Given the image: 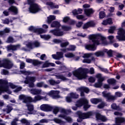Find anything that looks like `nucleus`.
Masks as SVG:
<instances>
[{
    "instance_id": "nucleus-53",
    "label": "nucleus",
    "mask_w": 125,
    "mask_h": 125,
    "mask_svg": "<svg viewBox=\"0 0 125 125\" xmlns=\"http://www.w3.org/2000/svg\"><path fill=\"white\" fill-rule=\"evenodd\" d=\"M68 45H69V42L67 41H65L64 42L61 43V47H65Z\"/></svg>"
},
{
    "instance_id": "nucleus-28",
    "label": "nucleus",
    "mask_w": 125,
    "mask_h": 125,
    "mask_svg": "<svg viewBox=\"0 0 125 125\" xmlns=\"http://www.w3.org/2000/svg\"><path fill=\"white\" fill-rule=\"evenodd\" d=\"M84 14H85L87 17L90 16V15L94 13L95 12L94 10H93L92 8L85 9H84Z\"/></svg>"
},
{
    "instance_id": "nucleus-26",
    "label": "nucleus",
    "mask_w": 125,
    "mask_h": 125,
    "mask_svg": "<svg viewBox=\"0 0 125 125\" xmlns=\"http://www.w3.org/2000/svg\"><path fill=\"white\" fill-rule=\"evenodd\" d=\"M96 117L97 121H102V122H106L107 121V118L105 116L99 113L96 114Z\"/></svg>"
},
{
    "instance_id": "nucleus-64",
    "label": "nucleus",
    "mask_w": 125,
    "mask_h": 125,
    "mask_svg": "<svg viewBox=\"0 0 125 125\" xmlns=\"http://www.w3.org/2000/svg\"><path fill=\"white\" fill-rule=\"evenodd\" d=\"M70 19H69V17H64L63 18V20H62V21L64 22H67L68 21H70Z\"/></svg>"
},
{
    "instance_id": "nucleus-1",
    "label": "nucleus",
    "mask_w": 125,
    "mask_h": 125,
    "mask_svg": "<svg viewBox=\"0 0 125 125\" xmlns=\"http://www.w3.org/2000/svg\"><path fill=\"white\" fill-rule=\"evenodd\" d=\"M41 110L44 112H49L53 110V114L56 115L58 114L59 111H60L61 114L58 116L59 118H62L68 122L71 123L72 122V119L69 117H66L67 112H71L70 110H65L62 108H60L56 106H52L47 104H43L40 106Z\"/></svg>"
},
{
    "instance_id": "nucleus-62",
    "label": "nucleus",
    "mask_w": 125,
    "mask_h": 125,
    "mask_svg": "<svg viewBox=\"0 0 125 125\" xmlns=\"http://www.w3.org/2000/svg\"><path fill=\"white\" fill-rule=\"evenodd\" d=\"M53 42L55 43H62V41L61 40H59V39H55L53 40Z\"/></svg>"
},
{
    "instance_id": "nucleus-17",
    "label": "nucleus",
    "mask_w": 125,
    "mask_h": 125,
    "mask_svg": "<svg viewBox=\"0 0 125 125\" xmlns=\"http://www.w3.org/2000/svg\"><path fill=\"white\" fill-rule=\"evenodd\" d=\"M43 3L44 4L47 5L48 9H58L59 5L53 4V3L48 0H44Z\"/></svg>"
},
{
    "instance_id": "nucleus-5",
    "label": "nucleus",
    "mask_w": 125,
    "mask_h": 125,
    "mask_svg": "<svg viewBox=\"0 0 125 125\" xmlns=\"http://www.w3.org/2000/svg\"><path fill=\"white\" fill-rule=\"evenodd\" d=\"M19 99L22 100V103L26 104L28 103H36L42 100H44V101L47 100V99L45 96H42L41 95H37L34 98H32V97L30 96L21 95L19 96Z\"/></svg>"
},
{
    "instance_id": "nucleus-4",
    "label": "nucleus",
    "mask_w": 125,
    "mask_h": 125,
    "mask_svg": "<svg viewBox=\"0 0 125 125\" xmlns=\"http://www.w3.org/2000/svg\"><path fill=\"white\" fill-rule=\"evenodd\" d=\"M88 73L94 74L95 73L94 69L93 67H91L90 70H89L87 68L79 67L73 71V75L79 80L86 79L88 77L87 74Z\"/></svg>"
},
{
    "instance_id": "nucleus-39",
    "label": "nucleus",
    "mask_w": 125,
    "mask_h": 125,
    "mask_svg": "<svg viewBox=\"0 0 125 125\" xmlns=\"http://www.w3.org/2000/svg\"><path fill=\"white\" fill-rule=\"evenodd\" d=\"M55 20V16L53 15H50L47 17V22L50 23L51 22Z\"/></svg>"
},
{
    "instance_id": "nucleus-15",
    "label": "nucleus",
    "mask_w": 125,
    "mask_h": 125,
    "mask_svg": "<svg viewBox=\"0 0 125 125\" xmlns=\"http://www.w3.org/2000/svg\"><path fill=\"white\" fill-rule=\"evenodd\" d=\"M96 78L98 79V82H97V83H95L94 86L97 88L101 87L103 84L102 82L105 80V77H102V75L101 74H97L96 75Z\"/></svg>"
},
{
    "instance_id": "nucleus-24",
    "label": "nucleus",
    "mask_w": 125,
    "mask_h": 125,
    "mask_svg": "<svg viewBox=\"0 0 125 125\" xmlns=\"http://www.w3.org/2000/svg\"><path fill=\"white\" fill-rule=\"evenodd\" d=\"M77 90L80 91L81 92V96L83 97L84 96V93L85 92L86 93H88L89 90L87 87H79L78 89H77Z\"/></svg>"
},
{
    "instance_id": "nucleus-10",
    "label": "nucleus",
    "mask_w": 125,
    "mask_h": 125,
    "mask_svg": "<svg viewBox=\"0 0 125 125\" xmlns=\"http://www.w3.org/2000/svg\"><path fill=\"white\" fill-rule=\"evenodd\" d=\"M36 78L34 77H26L25 80L24 81V83L28 84L29 87H34V82H36Z\"/></svg>"
},
{
    "instance_id": "nucleus-3",
    "label": "nucleus",
    "mask_w": 125,
    "mask_h": 125,
    "mask_svg": "<svg viewBox=\"0 0 125 125\" xmlns=\"http://www.w3.org/2000/svg\"><path fill=\"white\" fill-rule=\"evenodd\" d=\"M9 88L12 89H15L14 90V92H18L22 89L21 86H17L12 83H8L7 80H0V95L2 94V93L6 92L8 94H11V91Z\"/></svg>"
},
{
    "instance_id": "nucleus-27",
    "label": "nucleus",
    "mask_w": 125,
    "mask_h": 125,
    "mask_svg": "<svg viewBox=\"0 0 125 125\" xmlns=\"http://www.w3.org/2000/svg\"><path fill=\"white\" fill-rule=\"evenodd\" d=\"M20 45H10L7 46V51H10V50L15 51V50H17L18 49L20 48Z\"/></svg>"
},
{
    "instance_id": "nucleus-12",
    "label": "nucleus",
    "mask_w": 125,
    "mask_h": 125,
    "mask_svg": "<svg viewBox=\"0 0 125 125\" xmlns=\"http://www.w3.org/2000/svg\"><path fill=\"white\" fill-rule=\"evenodd\" d=\"M28 30L35 33L36 34L40 35L42 33H45L47 32V30L43 29L42 28H37L34 26H31L28 28Z\"/></svg>"
},
{
    "instance_id": "nucleus-42",
    "label": "nucleus",
    "mask_w": 125,
    "mask_h": 125,
    "mask_svg": "<svg viewBox=\"0 0 125 125\" xmlns=\"http://www.w3.org/2000/svg\"><path fill=\"white\" fill-rule=\"evenodd\" d=\"M13 110V108L12 106L10 105H7L6 106V108L4 110V111H6V113L9 114L11 112V111Z\"/></svg>"
},
{
    "instance_id": "nucleus-49",
    "label": "nucleus",
    "mask_w": 125,
    "mask_h": 125,
    "mask_svg": "<svg viewBox=\"0 0 125 125\" xmlns=\"http://www.w3.org/2000/svg\"><path fill=\"white\" fill-rule=\"evenodd\" d=\"M107 83L109 84H114V83H116V80H114V79H110L107 80Z\"/></svg>"
},
{
    "instance_id": "nucleus-18",
    "label": "nucleus",
    "mask_w": 125,
    "mask_h": 125,
    "mask_svg": "<svg viewBox=\"0 0 125 125\" xmlns=\"http://www.w3.org/2000/svg\"><path fill=\"white\" fill-rule=\"evenodd\" d=\"M30 92L31 94L33 95H46L47 94L46 93H45L44 91H42V89H31V90H30Z\"/></svg>"
},
{
    "instance_id": "nucleus-38",
    "label": "nucleus",
    "mask_w": 125,
    "mask_h": 125,
    "mask_svg": "<svg viewBox=\"0 0 125 125\" xmlns=\"http://www.w3.org/2000/svg\"><path fill=\"white\" fill-rule=\"evenodd\" d=\"M105 54V52L104 51H100L98 52H96L95 53L94 55L96 57H101V56H104V55Z\"/></svg>"
},
{
    "instance_id": "nucleus-58",
    "label": "nucleus",
    "mask_w": 125,
    "mask_h": 125,
    "mask_svg": "<svg viewBox=\"0 0 125 125\" xmlns=\"http://www.w3.org/2000/svg\"><path fill=\"white\" fill-rule=\"evenodd\" d=\"M62 29L65 31H67L71 29L70 27L66 26L65 25L62 26Z\"/></svg>"
},
{
    "instance_id": "nucleus-13",
    "label": "nucleus",
    "mask_w": 125,
    "mask_h": 125,
    "mask_svg": "<svg viewBox=\"0 0 125 125\" xmlns=\"http://www.w3.org/2000/svg\"><path fill=\"white\" fill-rule=\"evenodd\" d=\"M118 36H116V39L119 41H125V30L119 28L117 32Z\"/></svg>"
},
{
    "instance_id": "nucleus-60",
    "label": "nucleus",
    "mask_w": 125,
    "mask_h": 125,
    "mask_svg": "<svg viewBox=\"0 0 125 125\" xmlns=\"http://www.w3.org/2000/svg\"><path fill=\"white\" fill-rule=\"evenodd\" d=\"M99 16H100V19L104 18L105 17V12H104V11L100 12Z\"/></svg>"
},
{
    "instance_id": "nucleus-52",
    "label": "nucleus",
    "mask_w": 125,
    "mask_h": 125,
    "mask_svg": "<svg viewBox=\"0 0 125 125\" xmlns=\"http://www.w3.org/2000/svg\"><path fill=\"white\" fill-rule=\"evenodd\" d=\"M104 53H107V55L109 56V57L112 56V50H109V51H107V49H104Z\"/></svg>"
},
{
    "instance_id": "nucleus-6",
    "label": "nucleus",
    "mask_w": 125,
    "mask_h": 125,
    "mask_svg": "<svg viewBox=\"0 0 125 125\" xmlns=\"http://www.w3.org/2000/svg\"><path fill=\"white\" fill-rule=\"evenodd\" d=\"M76 106H73L72 109L73 110H76L78 108L77 107H82L84 105L83 108L84 110H87V109L90 107V105L88 104V100L86 98H83L79 100L76 103Z\"/></svg>"
},
{
    "instance_id": "nucleus-37",
    "label": "nucleus",
    "mask_w": 125,
    "mask_h": 125,
    "mask_svg": "<svg viewBox=\"0 0 125 125\" xmlns=\"http://www.w3.org/2000/svg\"><path fill=\"white\" fill-rule=\"evenodd\" d=\"M83 12V10L82 9H78V10L75 9L72 11V13L73 15L76 16L78 14H81Z\"/></svg>"
},
{
    "instance_id": "nucleus-50",
    "label": "nucleus",
    "mask_w": 125,
    "mask_h": 125,
    "mask_svg": "<svg viewBox=\"0 0 125 125\" xmlns=\"http://www.w3.org/2000/svg\"><path fill=\"white\" fill-rule=\"evenodd\" d=\"M1 75H9V71L5 69H2V70H1Z\"/></svg>"
},
{
    "instance_id": "nucleus-59",
    "label": "nucleus",
    "mask_w": 125,
    "mask_h": 125,
    "mask_svg": "<svg viewBox=\"0 0 125 125\" xmlns=\"http://www.w3.org/2000/svg\"><path fill=\"white\" fill-rule=\"evenodd\" d=\"M77 36L78 37H82V38H85L86 37L87 35L85 33H78L77 34Z\"/></svg>"
},
{
    "instance_id": "nucleus-19",
    "label": "nucleus",
    "mask_w": 125,
    "mask_h": 125,
    "mask_svg": "<svg viewBox=\"0 0 125 125\" xmlns=\"http://www.w3.org/2000/svg\"><path fill=\"white\" fill-rule=\"evenodd\" d=\"M49 33H51L53 34L54 36H56L57 37H61L64 35L63 32L60 29L51 30L50 31Z\"/></svg>"
},
{
    "instance_id": "nucleus-43",
    "label": "nucleus",
    "mask_w": 125,
    "mask_h": 125,
    "mask_svg": "<svg viewBox=\"0 0 125 125\" xmlns=\"http://www.w3.org/2000/svg\"><path fill=\"white\" fill-rule=\"evenodd\" d=\"M49 83L50 84H51V85H56L57 84L60 83V81L55 82L53 80H50L49 81Z\"/></svg>"
},
{
    "instance_id": "nucleus-31",
    "label": "nucleus",
    "mask_w": 125,
    "mask_h": 125,
    "mask_svg": "<svg viewBox=\"0 0 125 125\" xmlns=\"http://www.w3.org/2000/svg\"><path fill=\"white\" fill-rule=\"evenodd\" d=\"M61 26V25L58 21H54L51 24L52 28H60Z\"/></svg>"
},
{
    "instance_id": "nucleus-23",
    "label": "nucleus",
    "mask_w": 125,
    "mask_h": 125,
    "mask_svg": "<svg viewBox=\"0 0 125 125\" xmlns=\"http://www.w3.org/2000/svg\"><path fill=\"white\" fill-rule=\"evenodd\" d=\"M124 123H125V118L124 117H117L115 118V124L113 125H121V124Z\"/></svg>"
},
{
    "instance_id": "nucleus-16",
    "label": "nucleus",
    "mask_w": 125,
    "mask_h": 125,
    "mask_svg": "<svg viewBox=\"0 0 125 125\" xmlns=\"http://www.w3.org/2000/svg\"><path fill=\"white\" fill-rule=\"evenodd\" d=\"M103 97L106 99L108 102H111L112 101H114L116 99V97L114 96L111 95L110 93H107L106 91H104L102 92Z\"/></svg>"
},
{
    "instance_id": "nucleus-33",
    "label": "nucleus",
    "mask_w": 125,
    "mask_h": 125,
    "mask_svg": "<svg viewBox=\"0 0 125 125\" xmlns=\"http://www.w3.org/2000/svg\"><path fill=\"white\" fill-rule=\"evenodd\" d=\"M8 11L10 12H11L14 13V14L16 15L18 13V9L16 7L12 6L11 7H10V8H8Z\"/></svg>"
},
{
    "instance_id": "nucleus-55",
    "label": "nucleus",
    "mask_w": 125,
    "mask_h": 125,
    "mask_svg": "<svg viewBox=\"0 0 125 125\" xmlns=\"http://www.w3.org/2000/svg\"><path fill=\"white\" fill-rule=\"evenodd\" d=\"M53 121L55 122V123H57V124L63 123V122H62L61 120L59 119L58 118H54Z\"/></svg>"
},
{
    "instance_id": "nucleus-8",
    "label": "nucleus",
    "mask_w": 125,
    "mask_h": 125,
    "mask_svg": "<svg viewBox=\"0 0 125 125\" xmlns=\"http://www.w3.org/2000/svg\"><path fill=\"white\" fill-rule=\"evenodd\" d=\"M13 66V62L7 59L3 60V63L0 61V67H4V68L9 69L12 68Z\"/></svg>"
},
{
    "instance_id": "nucleus-54",
    "label": "nucleus",
    "mask_w": 125,
    "mask_h": 125,
    "mask_svg": "<svg viewBox=\"0 0 125 125\" xmlns=\"http://www.w3.org/2000/svg\"><path fill=\"white\" fill-rule=\"evenodd\" d=\"M21 123H22L25 125H29L30 123L27 120L23 119L21 120Z\"/></svg>"
},
{
    "instance_id": "nucleus-56",
    "label": "nucleus",
    "mask_w": 125,
    "mask_h": 125,
    "mask_svg": "<svg viewBox=\"0 0 125 125\" xmlns=\"http://www.w3.org/2000/svg\"><path fill=\"white\" fill-rule=\"evenodd\" d=\"M6 42L8 43L14 42V40H13V38L11 37H8L7 41H6Z\"/></svg>"
},
{
    "instance_id": "nucleus-22",
    "label": "nucleus",
    "mask_w": 125,
    "mask_h": 125,
    "mask_svg": "<svg viewBox=\"0 0 125 125\" xmlns=\"http://www.w3.org/2000/svg\"><path fill=\"white\" fill-rule=\"evenodd\" d=\"M52 57L54 60H59L60 59H61L62 58H63V53L62 52H57V54H53L52 55Z\"/></svg>"
},
{
    "instance_id": "nucleus-25",
    "label": "nucleus",
    "mask_w": 125,
    "mask_h": 125,
    "mask_svg": "<svg viewBox=\"0 0 125 125\" xmlns=\"http://www.w3.org/2000/svg\"><path fill=\"white\" fill-rule=\"evenodd\" d=\"M95 23L93 21H89V22L84 23L83 26V28L84 29H87L89 27H92L95 26Z\"/></svg>"
},
{
    "instance_id": "nucleus-14",
    "label": "nucleus",
    "mask_w": 125,
    "mask_h": 125,
    "mask_svg": "<svg viewBox=\"0 0 125 125\" xmlns=\"http://www.w3.org/2000/svg\"><path fill=\"white\" fill-rule=\"evenodd\" d=\"M24 45H26L28 49H31L34 48V47H40V43L36 41L34 43H32L31 42L27 41L24 42Z\"/></svg>"
},
{
    "instance_id": "nucleus-11",
    "label": "nucleus",
    "mask_w": 125,
    "mask_h": 125,
    "mask_svg": "<svg viewBox=\"0 0 125 125\" xmlns=\"http://www.w3.org/2000/svg\"><path fill=\"white\" fill-rule=\"evenodd\" d=\"M60 92L58 90H51V91H49V93H46V95H42L44 96H46L47 95H49V96L51 97L53 99H57L59 98H61V96H60Z\"/></svg>"
},
{
    "instance_id": "nucleus-29",
    "label": "nucleus",
    "mask_w": 125,
    "mask_h": 125,
    "mask_svg": "<svg viewBox=\"0 0 125 125\" xmlns=\"http://www.w3.org/2000/svg\"><path fill=\"white\" fill-rule=\"evenodd\" d=\"M76 49V46L73 45H71L69 46V48L67 49H61V51L63 52V53H66L68 51H74Z\"/></svg>"
},
{
    "instance_id": "nucleus-51",
    "label": "nucleus",
    "mask_w": 125,
    "mask_h": 125,
    "mask_svg": "<svg viewBox=\"0 0 125 125\" xmlns=\"http://www.w3.org/2000/svg\"><path fill=\"white\" fill-rule=\"evenodd\" d=\"M105 106H107V104L103 102L101 104H100L98 105H97V108L101 109L103 108Z\"/></svg>"
},
{
    "instance_id": "nucleus-46",
    "label": "nucleus",
    "mask_w": 125,
    "mask_h": 125,
    "mask_svg": "<svg viewBox=\"0 0 125 125\" xmlns=\"http://www.w3.org/2000/svg\"><path fill=\"white\" fill-rule=\"evenodd\" d=\"M115 30H116V26H111L109 30H108V32L110 34H113Z\"/></svg>"
},
{
    "instance_id": "nucleus-61",
    "label": "nucleus",
    "mask_w": 125,
    "mask_h": 125,
    "mask_svg": "<svg viewBox=\"0 0 125 125\" xmlns=\"http://www.w3.org/2000/svg\"><path fill=\"white\" fill-rule=\"evenodd\" d=\"M92 54L91 53H86L83 54V56H82V57L83 58H88L90 57Z\"/></svg>"
},
{
    "instance_id": "nucleus-45",
    "label": "nucleus",
    "mask_w": 125,
    "mask_h": 125,
    "mask_svg": "<svg viewBox=\"0 0 125 125\" xmlns=\"http://www.w3.org/2000/svg\"><path fill=\"white\" fill-rule=\"evenodd\" d=\"M21 74H23L24 75H30L32 74V72H31L30 71H26L25 70L21 71Z\"/></svg>"
},
{
    "instance_id": "nucleus-2",
    "label": "nucleus",
    "mask_w": 125,
    "mask_h": 125,
    "mask_svg": "<svg viewBox=\"0 0 125 125\" xmlns=\"http://www.w3.org/2000/svg\"><path fill=\"white\" fill-rule=\"evenodd\" d=\"M90 42H93V45H86L85 48L88 50L95 51L96 50L95 45H99L101 43L105 44L106 38L102 34H93L89 36Z\"/></svg>"
},
{
    "instance_id": "nucleus-40",
    "label": "nucleus",
    "mask_w": 125,
    "mask_h": 125,
    "mask_svg": "<svg viewBox=\"0 0 125 125\" xmlns=\"http://www.w3.org/2000/svg\"><path fill=\"white\" fill-rule=\"evenodd\" d=\"M41 38L45 40H49L51 38V36L49 35H40Z\"/></svg>"
},
{
    "instance_id": "nucleus-44",
    "label": "nucleus",
    "mask_w": 125,
    "mask_h": 125,
    "mask_svg": "<svg viewBox=\"0 0 125 125\" xmlns=\"http://www.w3.org/2000/svg\"><path fill=\"white\" fill-rule=\"evenodd\" d=\"M76 18L78 20H82V21H83L87 20V18H85V17H84V16L82 15H78L76 16Z\"/></svg>"
},
{
    "instance_id": "nucleus-32",
    "label": "nucleus",
    "mask_w": 125,
    "mask_h": 125,
    "mask_svg": "<svg viewBox=\"0 0 125 125\" xmlns=\"http://www.w3.org/2000/svg\"><path fill=\"white\" fill-rule=\"evenodd\" d=\"M55 66V64L53 63H51L48 62V61H46L42 65V68H46V67H49V66Z\"/></svg>"
},
{
    "instance_id": "nucleus-30",
    "label": "nucleus",
    "mask_w": 125,
    "mask_h": 125,
    "mask_svg": "<svg viewBox=\"0 0 125 125\" xmlns=\"http://www.w3.org/2000/svg\"><path fill=\"white\" fill-rule=\"evenodd\" d=\"M112 23H113L112 20H111V19L110 18L104 20V21H103V22H102V24L104 25H106L108 24L110 25V24H112Z\"/></svg>"
},
{
    "instance_id": "nucleus-63",
    "label": "nucleus",
    "mask_w": 125,
    "mask_h": 125,
    "mask_svg": "<svg viewBox=\"0 0 125 125\" xmlns=\"http://www.w3.org/2000/svg\"><path fill=\"white\" fill-rule=\"evenodd\" d=\"M99 68H100V70H101V71H103L104 73H108V71L107 70V69H105L101 67H99Z\"/></svg>"
},
{
    "instance_id": "nucleus-34",
    "label": "nucleus",
    "mask_w": 125,
    "mask_h": 125,
    "mask_svg": "<svg viewBox=\"0 0 125 125\" xmlns=\"http://www.w3.org/2000/svg\"><path fill=\"white\" fill-rule=\"evenodd\" d=\"M26 106L27 107L28 110L29 111V114H33V110H34V106L33 105L28 104H26Z\"/></svg>"
},
{
    "instance_id": "nucleus-47",
    "label": "nucleus",
    "mask_w": 125,
    "mask_h": 125,
    "mask_svg": "<svg viewBox=\"0 0 125 125\" xmlns=\"http://www.w3.org/2000/svg\"><path fill=\"white\" fill-rule=\"evenodd\" d=\"M64 56L67 58H72L74 57V54H72V53H67L64 55Z\"/></svg>"
},
{
    "instance_id": "nucleus-35",
    "label": "nucleus",
    "mask_w": 125,
    "mask_h": 125,
    "mask_svg": "<svg viewBox=\"0 0 125 125\" xmlns=\"http://www.w3.org/2000/svg\"><path fill=\"white\" fill-rule=\"evenodd\" d=\"M9 32H10V29L8 28H5L4 30L0 31V36H4L6 33Z\"/></svg>"
},
{
    "instance_id": "nucleus-57",
    "label": "nucleus",
    "mask_w": 125,
    "mask_h": 125,
    "mask_svg": "<svg viewBox=\"0 0 125 125\" xmlns=\"http://www.w3.org/2000/svg\"><path fill=\"white\" fill-rule=\"evenodd\" d=\"M57 79H61L62 81H67V78L64 77L63 75H59L58 76H57Z\"/></svg>"
},
{
    "instance_id": "nucleus-41",
    "label": "nucleus",
    "mask_w": 125,
    "mask_h": 125,
    "mask_svg": "<svg viewBox=\"0 0 125 125\" xmlns=\"http://www.w3.org/2000/svg\"><path fill=\"white\" fill-rule=\"evenodd\" d=\"M95 61L94 58H92L91 60L89 59H84L83 61V62L86 63H90L91 62V61Z\"/></svg>"
},
{
    "instance_id": "nucleus-9",
    "label": "nucleus",
    "mask_w": 125,
    "mask_h": 125,
    "mask_svg": "<svg viewBox=\"0 0 125 125\" xmlns=\"http://www.w3.org/2000/svg\"><path fill=\"white\" fill-rule=\"evenodd\" d=\"M77 115L79 118L82 119H87L90 118L93 115L92 111H89L87 113H82L81 111H77Z\"/></svg>"
},
{
    "instance_id": "nucleus-20",
    "label": "nucleus",
    "mask_w": 125,
    "mask_h": 125,
    "mask_svg": "<svg viewBox=\"0 0 125 125\" xmlns=\"http://www.w3.org/2000/svg\"><path fill=\"white\" fill-rule=\"evenodd\" d=\"M79 98V95L76 93H71L69 94V96L66 97V102L70 103L71 102V99H78Z\"/></svg>"
},
{
    "instance_id": "nucleus-48",
    "label": "nucleus",
    "mask_w": 125,
    "mask_h": 125,
    "mask_svg": "<svg viewBox=\"0 0 125 125\" xmlns=\"http://www.w3.org/2000/svg\"><path fill=\"white\" fill-rule=\"evenodd\" d=\"M111 108L114 110H120V107H119L118 106H117L116 104H111Z\"/></svg>"
},
{
    "instance_id": "nucleus-7",
    "label": "nucleus",
    "mask_w": 125,
    "mask_h": 125,
    "mask_svg": "<svg viewBox=\"0 0 125 125\" xmlns=\"http://www.w3.org/2000/svg\"><path fill=\"white\" fill-rule=\"evenodd\" d=\"M27 4L30 5L28 11L30 13L36 14L41 10L40 6L34 3V0H27Z\"/></svg>"
},
{
    "instance_id": "nucleus-21",
    "label": "nucleus",
    "mask_w": 125,
    "mask_h": 125,
    "mask_svg": "<svg viewBox=\"0 0 125 125\" xmlns=\"http://www.w3.org/2000/svg\"><path fill=\"white\" fill-rule=\"evenodd\" d=\"M26 62L28 63H31L34 66H39L42 64V62L41 61H38V60H31L30 59H26Z\"/></svg>"
},
{
    "instance_id": "nucleus-36",
    "label": "nucleus",
    "mask_w": 125,
    "mask_h": 125,
    "mask_svg": "<svg viewBox=\"0 0 125 125\" xmlns=\"http://www.w3.org/2000/svg\"><path fill=\"white\" fill-rule=\"evenodd\" d=\"M102 102V100L100 99L93 98L91 99V102L93 104H97L99 103Z\"/></svg>"
}]
</instances>
